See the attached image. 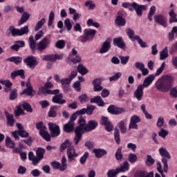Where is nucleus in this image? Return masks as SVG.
<instances>
[{
	"label": "nucleus",
	"instance_id": "obj_7",
	"mask_svg": "<svg viewBox=\"0 0 177 177\" xmlns=\"http://www.w3.org/2000/svg\"><path fill=\"white\" fill-rule=\"evenodd\" d=\"M132 8L136 10L137 16L142 17L143 10H147V5H139L136 2H133Z\"/></svg>",
	"mask_w": 177,
	"mask_h": 177
},
{
	"label": "nucleus",
	"instance_id": "obj_30",
	"mask_svg": "<svg viewBox=\"0 0 177 177\" xmlns=\"http://www.w3.org/2000/svg\"><path fill=\"white\" fill-rule=\"evenodd\" d=\"M21 76V78H26V75H24V70L21 69V70H17L11 73V78H16L17 76Z\"/></svg>",
	"mask_w": 177,
	"mask_h": 177
},
{
	"label": "nucleus",
	"instance_id": "obj_47",
	"mask_svg": "<svg viewBox=\"0 0 177 177\" xmlns=\"http://www.w3.org/2000/svg\"><path fill=\"white\" fill-rule=\"evenodd\" d=\"M156 162V160L151 157V155H147V159L145 160V164L148 167H151Z\"/></svg>",
	"mask_w": 177,
	"mask_h": 177
},
{
	"label": "nucleus",
	"instance_id": "obj_3",
	"mask_svg": "<svg viewBox=\"0 0 177 177\" xmlns=\"http://www.w3.org/2000/svg\"><path fill=\"white\" fill-rule=\"evenodd\" d=\"M50 35H47L37 44V50L44 52L50 45Z\"/></svg>",
	"mask_w": 177,
	"mask_h": 177
},
{
	"label": "nucleus",
	"instance_id": "obj_53",
	"mask_svg": "<svg viewBox=\"0 0 177 177\" xmlns=\"http://www.w3.org/2000/svg\"><path fill=\"white\" fill-rule=\"evenodd\" d=\"M156 6H152L150 8L149 14H148V19L149 21H151V20H153V15H154L156 13Z\"/></svg>",
	"mask_w": 177,
	"mask_h": 177
},
{
	"label": "nucleus",
	"instance_id": "obj_8",
	"mask_svg": "<svg viewBox=\"0 0 177 177\" xmlns=\"http://www.w3.org/2000/svg\"><path fill=\"white\" fill-rule=\"evenodd\" d=\"M66 154L68 156V161L69 162H71V161H75V158H77V157H78L79 156L74 146H72L71 147L67 149Z\"/></svg>",
	"mask_w": 177,
	"mask_h": 177
},
{
	"label": "nucleus",
	"instance_id": "obj_5",
	"mask_svg": "<svg viewBox=\"0 0 177 177\" xmlns=\"http://www.w3.org/2000/svg\"><path fill=\"white\" fill-rule=\"evenodd\" d=\"M24 62L29 68H35L38 66L37 58L32 55H30L24 59Z\"/></svg>",
	"mask_w": 177,
	"mask_h": 177
},
{
	"label": "nucleus",
	"instance_id": "obj_34",
	"mask_svg": "<svg viewBox=\"0 0 177 177\" xmlns=\"http://www.w3.org/2000/svg\"><path fill=\"white\" fill-rule=\"evenodd\" d=\"M126 33L128 35L129 39L131 41H136V35L135 36V31L131 28L126 29Z\"/></svg>",
	"mask_w": 177,
	"mask_h": 177
},
{
	"label": "nucleus",
	"instance_id": "obj_40",
	"mask_svg": "<svg viewBox=\"0 0 177 177\" xmlns=\"http://www.w3.org/2000/svg\"><path fill=\"white\" fill-rule=\"evenodd\" d=\"M6 117L7 118V125L8 127H13V124H15V119L13 118V115L6 113Z\"/></svg>",
	"mask_w": 177,
	"mask_h": 177
},
{
	"label": "nucleus",
	"instance_id": "obj_46",
	"mask_svg": "<svg viewBox=\"0 0 177 177\" xmlns=\"http://www.w3.org/2000/svg\"><path fill=\"white\" fill-rule=\"evenodd\" d=\"M84 6L87 8L88 10H93L96 8V4L92 1H86L84 3Z\"/></svg>",
	"mask_w": 177,
	"mask_h": 177
},
{
	"label": "nucleus",
	"instance_id": "obj_43",
	"mask_svg": "<svg viewBox=\"0 0 177 177\" xmlns=\"http://www.w3.org/2000/svg\"><path fill=\"white\" fill-rule=\"evenodd\" d=\"M168 56V48L165 47L160 52V60H165Z\"/></svg>",
	"mask_w": 177,
	"mask_h": 177
},
{
	"label": "nucleus",
	"instance_id": "obj_58",
	"mask_svg": "<svg viewBox=\"0 0 177 177\" xmlns=\"http://www.w3.org/2000/svg\"><path fill=\"white\" fill-rule=\"evenodd\" d=\"M15 142L12 141V139L10 137H6V145L7 147H10V149H13L15 147Z\"/></svg>",
	"mask_w": 177,
	"mask_h": 177
},
{
	"label": "nucleus",
	"instance_id": "obj_51",
	"mask_svg": "<svg viewBox=\"0 0 177 177\" xmlns=\"http://www.w3.org/2000/svg\"><path fill=\"white\" fill-rule=\"evenodd\" d=\"M128 160L131 164H133L138 161V156L135 153H129L128 156Z\"/></svg>",
	"mask_w": 177,
	"mask_h": 177
},
{
	"label": "nucleus",
	"instance_id": "obj_52",
	"mask_svg": "<svg viewBox=\"0 0 177 177\" xmlns=\"http://www.w3.org/2000/svg\"><path fill=\"white\" fill-rule=\"evenodd\" d=\"M45 154V149L44 148H37L36 151V155L37 157H39L41 160L44 159V155Z\"/></svg>",
	"mask_w": 177,
	"mask_h": 177
},
{
	"label": "nucleus",
	"instance_id": "obj_22",
	"mask_svg": "<svg viewBox=\"0 0 177 177\" xmlns=\"http://www.w3.org/2000/svg\"><path fill=\"white\" fill-rule=\"evenodd\" d=\"M93 153H94L96 158H102V157L107 154V151H106V149H104L98 148V149H94L93 150Z\"/></svg>",
	"mask_w": 177,
	"mask_h": 177
},
{
	"label": "nucleus",
	"instance_id": "obj_17",
	"mask_svg": "<svg viewBox=\"0 0 177 177\" xmlns=\"http://www.w3.org/2000/svg\"><path fill=\"white\" fill-rule=\"evenodd\" d=\"M26 87L27 88L24 89L21 93V95H25V93H26L28 96H30L31 97H32V96L35 95V91L32 89V86H31V83L30 82H28L26 83Z\"/></svg>",
	"mask_w": 177,
	"mask_h": 177
},
{
	"label": "nucleus",
	"instance_id": "obj_57",
	"mask_svg": "<svg viewBox=\"0 0 177 177\" xmlns=\"http://www.w3.org/2000/svg\"><path fill=\"white\" fill-rule=\"evenodd\" d=\"M122 75V73H121V72H118L115 75L109 77V81L111 82L113 81H118V80L121 78Z\"/></svg>",
	"mask_w": 177,
	"mask_h": 177
},
{
	"label": "nucleus",
	"instance_id": "obj_62",
	"mask_svg": "<svg viewBox=\"0 0 177 177\" xmlns=\"http://www.w3.org/2000/svg\"><path fill=\"white\" fill-rule=\"evenodd\" d=\"M43 60L46 62H55V55H46L43 57Z\"/></svg>",
	"mask_w": 177,
	"mask_h": 177
},
{
	"label": "nucleus",
	"instance_id": "obj_9",
	"mask_svg": "<svg viewBox=\"0 0 177 177\" xmlns=\"http://www.w3.org/2000/svg\"><path fill=\"white\" fill-rule=\"evenodd\" d=\"M69 59L72 63L77 64V63H80L81 56L78 55V51L75 48H72V51L69 55Z\"/></svg>",
	"mask_w": 177,
	"mask_h": 177
},
{
	"label": "nucleus",
	"instance_id": "obj_24",
	"mask_svg": "<svg viewBox=\"0 0 177 177\" xmlns=\"http://www.w3.org/2000/svg\"><path fill=\"white\" fill-rule=\"evenodd\" d=\"M48 88H53V84L50 82H47L44 84V86L39 88V92L44 93V95H46L50 91Z\"/></svg>",
	"mask_w": 177,
	"mask_h": 177
},
{
	"label": "nucleus",
	"instance_id": "obj_15",
	"mask_svg": "<svg viewBox=\"0 0 177 177\" xmlns=\"http://www.w3.org/2000/svg\"><path fill=\"white\" fill-rule=\"evenodd\" d=\"M98 123L96 120H89L86 125L85 132H92L97 128Z\"/></svg>",
	"mask_w": 177,
	"mask_h": 177
},
{
	"label": "nucleus",
	"instance_id": "obj_60",
	"mask_svg": "<svg viewBox=\"0 0 177 177\" xmlns=\"http://www.w3.org/2000/svg\"><path fill=\"white\" fill-rule=\"evenodd\" d=\"M136 41L138 42L141 48H147V44H146V42L143 41V40L142 39V38H140V37L136 35Z\"/></svg>",
	"mask_w": 177,
	"mask_h": 177
},
{
	"label": "nucleus",
	"instance_id": "obj_14",
	"mask_svg": "<svg viewBox=\"0 0 177 177\" xmlns=\"http://www.w3.org/2000/svg\"><path fill=\"white\" fill-rule=\"evenodd\" d=\"M95 109H96V107L93 105H87L86 109L83 108L82 109L77 111V113L81 115L87 114L88 115H91V114L93 113Z\"/></svg>",
	"mask_w": 177,
	"mask_h": 177
},
{
	"label": "nucleus",
	"instance_id": "obj_33",
	"mask_svg": "<svg viewBox=\"0 0 177 177\" xmlns=\"http://www.w3.org/2000/svg\"><path fill=\"white\" fill-rule=\"evenodd\" d=\"M159 153L162 157H165V158H171V155H169V152L165 147H160L159 149Z\"/></svg>",
	"mask_w": 177,
	"mask_h": 177
},
{
	"label": "nucleus",
	"instance_id": "obj_20",
	"mask_svg": "<svg viewBox=\"0 0 177 177\" xmlns=\"http://www.w3.org/2000/svg\"><path fill=\"white\" fill-rule=\"evenodd\" d=\"M154 20L156 23L160 24L162 27H167V19L162 15H158L154 16Z\"/></svg>",
	"mask_w": 177,
	"mask_h": 177
},
{
	"label": "nucleus",
	"instance_id": "obj_63",
	"mask_svg": "<svg viewBox=\"0 0 177 177\" xmlns=\"http://www.w3.org/2000/svg\"><path fill=\"white\" fill-rule=\"evenodd\" d=\"M36 128L41 132V131H45L46 129V127L44 124V122H39L36 124Z\"/></svg>",
	"mask_w": 177,
	"mask_h": 177
},
{
	"label": "nucleus",
	"instance_id": "obj_44",
	"mask_svg": "<svg viewBox=\"0 0 177 177\" xmlns=\"http://www.w3.org/2000/svg\"><path fill=\"white\" fill-rule=\"evenodd\" d=\"M140 109L142 110V113L145 114V118L147 120H151L153 118V115L149 113V112H147V111L146 110V105L142 104L140 106Z\"/></svg>",
	"mask_w": 177,
	"mask_h": 177
},
{
	"label": "nucleus",
	"instance_id": "obj_19",
	"mask_svg": "<svg viewBox=\"0 0 177 177\" xmlns=\"http://www.w3.org/2000/svg\"><path fill=\"white\" fill-rule=\"evenodd\" d=\"M113 45L118 46V48H120V49H127L125 42L121 37L113 39Z\"/></svg>",
	"mask_w": 177,
	"mask_h": 177
},
{
	"label": "nucleus",
	"instance_id": "obj_4",
	"mask_svg": "<svg viewBox=\"0 0 177 177\" xmlns=\"http://www.w3.org/2000/svg\"><path fill=\"white\" fill-rule=\"evenodd\" d=\"M53 168L59 169L60 171H66L67 169V159L66 156H63L61 160V164L59 162L53 161L51 162Z\"/></svg>",
	"mask_w": 177,
	"mask_h": 177
},
{
	"label": "nucleus",
	"instance_id": "obj_2",
	"mask_svg": "<svg viewBox=\"0 0 177 177\" xmlns=\"http://www.w3.org/2000/svg\"><path fill=\"white\" fill-rule=\"evenodd\" d=\"M12 35V37H21V35H27L30 32V29H28V26H26L21 29L15 28V26H10L8 28Z\"/></svg>",
	"mask_w": 177,
	"mask_h": 177
},
{
	"label": "nucleus",
	"instance_id": "obj_41",
	"mask_svg": "<svg viewBox=\"0 0 177 177\" xmlns=\"http://www.w3.org/2000/svg\"><path fill=\"white\" fill-rule=\"evenodd\" d=\"M29 45L32 52H35V46H37V41L34 39V37L30 36L29 37Z\"/></svg>",
	"mask_w": 177,
	"mask_h": 177
},
{
	"label": "nucleus",
	"instance_id": "obj_21",
	"mask_svg": "<svg viewBox=\"0 0 177 177\" xmlns=\"http://www.w3.org/2000/svg\"><path fill=\"white\" fill-rule=\"evenodd\" d=\"M111 40L107 39L102 44V48L100 49V53H107L111 48Z\"/></svg>",
	"mask_w": 177,
	"mask_h": 177
},
{
	"label": "nucleus",
	"instance_id": "obj_11",
	"mask_svg": "<svg viewBox=\"0 0 177 177\" xmlns=\"http://www.w3.org/2000/svg\"><path fill=\"white\" fill-rule=\"evenodd\" d=\"M100 124L105 126V130L108 132H111L114 129V126H113V124H111V122L109 120L107 117H102Z\"/></svg>",
	"mask_w": 177,
	"mask_h": 177
},
{
	"label": "nucleus",
	"instance_id": "obj_35",
	"mask_svg": "<svg viewBox=\"0 0 177 177\" xmlns=\"http://www.w3.org/2000/svg\"><path fill=\"white\" fill-rule=\"evenodd\" d=\"M39 135L41 136V138H43V139L46 140V142H50V134H49L48 131L41 130L39 131Z\"/></svg>",
	"mask_w": 177,
	"mask_h": 177
},
{
	"label": "nucleus",
	"instance_id": "obj_64",
	"mask_svg": "<svg viewBox=\"0 0 177 177\" xmlns=\"http://www.w3.org/2000/svg\"><path fill=\"white\" fill-rule=\"evenodd\" d=\"M24 111H23V109H21V105L18 106L16 107L15 110V114L17 117H19V115H21Z\"/></svg>",
	"mask_w": 177,
	"mask_h": 177
},
{
	"label": "nucleus",
	"instance_id": "obj_56",
	"mask_svg": "<svg viewBox=\"0 0 177 177\" xmlns=\"http://www.w3.org/2000/svg\"><path fill=\"white\" fill-rule=\"evenodd\" d=\"M66 46V41L63 39L58 40L55 44V47L58 49H64Z\"/></svg>",
	"mask_w": 177,
	"mask_h": 177
},
{
	"label": "nucleus",
	"instance_id": "obj_26",
	"mask_svg": "<svg viewBox=\"0 0 177 177\" xmlns=\"http://www.w3.org/2000/svg\"><path fill=\"white\" fill-rule=\"evenodd\" d=\"M128 123V120L124 119L121 120L118 124V127L120 129L121 133H127V126H125Z\"/></svg>",
	"mask_w": 177,
	"mask_h": 177
},
{
	"label": "nucleus",
	"instance_id": "obj_28",
	"mask_svg": "<svg viewBox=\"0 0 177 177\" xmlns=\"http://www.w3.org/2000/svg\"><path fill=\"white\" fill-rule=\"evenodd\" d=\"M84 35H86L90 39H93L95 35H96V30L95 29H84Z\"/></svg>",
	"mask_w": 177,
	"mask_h": 177
},
{
	"label": "nucleus",
	"instance_id": "obj_16",
	"mask_svg": "<svg viewBox=\"0 0 177 177\" xmlns=\"http://www.w3.org/2000/svg\"><path fill=\"white\" fill-rule=\"evenodd\" d=\"M78 126L76 127V131H80L82 132H85V128H86V120L81 116L78 119Z\"/></svg>",
	"mask_w": 177,
	"mask_h": 177
},
{
	"label": "nucleus",
	"instance_id": "obj_18",
	"mask_svg": "<svg viewBox=\"0 0 177 177\" xmlns=\"http://www.w3.org/2000/svg\"><path fill=\"white\" fill-rule=\"evenodd\" d=\"M154 80H156V75H154V74L149 75L148 77H145L142 84L140 85L143 88H149V86L151 84H153V81H154Z\"/></svg>",
	"mask_w": 177,
	"mask_h": 177
},
{
	"label": "nucleus",
	"instance_id": "obj_45",
	"mask_svg": "<svg viewBox=\"0 0 177 177\" xmlns=\"http://www.w3.org/2000/svg\"><path fill=\"white\" fill-rule=\"evenodd\" d=\"M28 19H30V14H28V12H24L22 15L21 18L19 22V26H21V24H24V23H26V21H27Z\"/></svg>",
	"mask_w": 177,
	"mask_h": 177
},
{
	"label": "nucleus",
	"instance_id": "obj_49",
	"mask_svg": "<svg viewBox=\"0 0 177 177\" xmlns=\"http://www.w3.org/2000/svg\"><path fill=\"white\" fill-rule=\"evenodd\" d=\"M114 138L118 145H120L121 139L120 138V130L115 127L114 129Z\"/></svg>",
	"mask_w": 177,
	"mask_h": 177
},
{
	"label": "nucleus",
	"instance_id": "obj_32",
	"mask_svg": "<svg viewBox=\"0 0 177 177\" xmlns=\"http://www.w3.org/2000/svg\"><path fill=\"white\" fill-rule=\"evenodd\" d=\"M64 131L65 132H73L74 131V122H68L64 124Z\"/></svg>",
	"mask_w": 177,
	"mask_h": 177
},
{
	"label": "nucleus",
	"instance_id": "obj_12",
	"mask_svg": "<svg viewBox=\"0 0 177 177\" xmlns=\"http://www.w3.org/2000/svg\"><path fill=\"white\" fill-rule=\"evenodd\" d=\"M144 89H145V87H143V86H140V84H139L137 88L136 89V91H134L133 97L136 99H137V100L138 102H140V100H142V99H143Z\"/></svg>",
	"mask_w": 177,
	"mask_h": 177
},
{
	"label": "nucleus",
	"instance_id": "obj_37",
	"mask_svg": "<svg viewBox=\"0 0 177 177\" xmlns=\"http://www.w3.org/2000/svg\"><path fill=\"white\" fill-rule=\"evenodd\" d=\"M122 147H119L115 153V157L118 161H121L124 156H122Z\"/></svg>",
	"mask_w": 177,
	"mask_h": 177
},
{
	"label": "nucleus",
	"instance_id": "obj_39",
	"mask_svg": "<svg viewBox=\"0 0 177 177\" xmlns=\"http://www.w3.org/2000/svg\"><path fill=\"white\" fill-rule=\"evenodd\" d=\"M115 24L117 26H120L122 27V26H125V24H127V21H125V19L124 18H122V17L118 16L115 19Z\"/></svg>",
	"mask_w": 177,
	"mask_h": 177
},
{
	"label": "nucleus",
	"instance_id": "obj_48",
	"mask_svg": "<svg viewBox=\"0 0 177 177\" xmlns=\"http://www.w3.org/2000/svg\"><path fill=\"white\" fill-rule=\"evenodd\" d=\"M87 26L88 27H95V28H99L100 27V24L97 22H95L93 19H88L87 20Z\"/></svg>",
	"mask_w": 177,
	"mask_h": 177
},
{
	"label": "nucleus",
	"instance_id": "obj_1",
	"mask_svg": "<svg viewBox=\"0 0 177 177\" xmlns=\"http://www.w3.org/2000/svg\"><path fill=\"white\" fill-rule=\"evenodd\" d=\"M175 82L174 77L169 75H164L160 77L156 82L155 86L158 91L160 92H169L170 96L176 99L177 97V86L173 87Z\"/></svg>",
	"mask_w": 177,
	"mask_h": 177
},
{
	"label": "nucleus",
	"instance_id": "obj_50",
	"mask_svg": "<svg viewBox=\"0 0 177 177\" xmlns=\"http://www.w3.org/2000/svg\"><path fill=\"white\" fill-rule=\"evenodd\" d=\"M48 117H51L52 118H55L56 115H57V111H56V106H51L50 108V111H48Z\"/></svg>",
	"mask_w": 177,
	"mask_h": 177
},
{
	"label": "nucleus",
	"instance_id": "obj_36",
	"mask_svg": "<svg viewBox=\"0 0 177 177\" xmlns=\"http://www.w3.org/2000/svg\"><path fill=\"white\" fill-rule=\"evenodd\" d=\"M73 145H71V142L68 140H66L60 146V150L61 151H63L66 150V149H70Z\"/></svg>",
	"mask_w": 177,
	"mask_h": 177
},
{
	"label": "nucleus",
	"instance_id": "obj_54",
	"mask_svg": "<svg viewBox=\"0 0 177 177\" xmlns=\"http://www.w3.org/2000/svg\"><path fill=\"white\" fill-rule=\"evenodd\" d=\"M164 68H165V62H162L161 66L156 70L155 73L156 77H158V75H161L162 74V71H164Z\"/></svg>",
	"mask_w": 177,
	"mask_h": 177
},
{
	"label": "nucleus",
	"instance_id": "obj_10",
	"mask_svg": "<svg viewBox=\"0 0 177 177\" xmlns=\"http://www.w3.org/2000/svg\"><path fill=\"white\" fill-rule=\"evenodd\" d=\"M48 128L51 132L52 138H56L60 135V127H59V125L55 123L49 122Z\"/></svg>",
	"mask_w": 177,
	"mask_h": 177
},
{
	"label": "nucleus",
	"instance_id": "obj_25",
	"mask_svg": "<svg viewBox=\"0 0 177 177\" xmlns=\"http://www.w3.org/2000/svg\"><path fill=\"white\" fill-rule=\"evenodd\" d=\"M85 133L84 131H81L80 130L75 129V145L77 146L80 143V140L82 139V135Z\"/></svg>",
	"mask_w": 177,
	"mask_h": 177
},
{
	"label": "nucleus",
	"instance_id": "obj_31",
	"mask_svg": "<svg viewBox=\"0 0 177 177\" xmlns=\"http://www.w3.org/2000/svg\"><path fill=\"white\" fill-rule=\"evenodd\" d=\"M77 70L78 73H80V74H81V75H86V74H88V73L89 72L88 68H86L85 66H84V65H82V64H80L77 66Z\"/></svg>",
	"mask_w": 177,
	"mask_h": 177
},
{
	"label": "nucleus",
	"instance_id": "obj_27",
	"mask_svg": "<svg viewBox=\"0 0 177 177\" xmlns=\"http://www.w3.org/2000/svg\"><path fill=\"white\" fill-rule=\"evenodd\" d=\"M91 103H97V104L100 107H103L106 104L104 102H103V100L102 99V97L100 96H96L93 98H91L90 100Z\"/></svg>",
	"mask_w": 177,
	"mask_h": 177
},
{
	"label": "nucleus",
	"instance_id": "obj_59",
	"mask_svg": "<svg viewBox=\"0 0 177 177\" xmlns=\"http://www.w3.org/2000/svg\"><path fill=\"white\" fill-rule=\"evenodd\" d=\"M168 130H165L163 128H161L160 131L158 132L159 136H160V138H162L163 139H165V138L168 136Z\"/></svg>",
	"mask_w": 177,
	"mask_h": 177
},
{
	"label": "nucleus",
	"instance_id": "obj_29",
	"mask_svg": "<svg viewBox=\"0 0 177 177\" xmlns=\"http://www.w3.org/2000/svg\"><path fill=\"white\" fill-rule=\"evenodd\" d=\"M118 171L120 172H128L129 171V162L128 161H124L120 167H118Z\"/></svg>",
	"mask_w": 177,
	"mask_h": 177
},
{
	"label": "nucleus",
	"instance_id": "obj_38",
	"mask_svg": "<svg viewBox=\"0 0 177 177\" xmlns=\"http://www.w3.org/2000/svg\"><path fill=\"white\" fill-rule=\"evenodd\" d=\"M23 59L21 57H11L7 59L8 62L15 63V64H20Z\"/></svg>",
	"mask_w": 177,
	"mask_h": 177
},
{
	"label": "nucleus",
	"instance_id": "obj_23",
	"mask_svg": "<svg viewBox=\"0 0 177 177\" xmlns=\"http://www.w3.org/2000/svg\"><path fill=\"white\" fill-rule=\"evenodd\" d=\"M52 100L53 102L55 103L56 104H64L67 102L66 100H63V94L62 93L54 96Z\"/></svg>",
	"mask_w": 177,
	"mask_h": 177
},
{
	"label": "nucleus",
	"instance_id": "obj_42",
	"mask_svg": "<svg viewBox=\"0 0 177 177\" xmlns=\"http://www.w3.org/2000/svg\"><path fill=\"white\" fill-rule=\"evenodd\" d=\"M46 23V19L45 18H42L40 21H39L35 27V31H39L41 28H42V26H44Z\"/></svg>",
	"mask_w": 177,
	"mask_h": 177
},
{
	"label": "nucleus",
	"instance_id": "obj_13",
	"mask_svg": "<svg viewBox=\"0 0 177 177\" xmlns=\"http://www.w3.org/2000/svg\"><path fill=\"white\" fill-rule=\"evenodd\" d=\"M108 111L111 114L118 115V114H121L122 113H125V109L122 108H118L114 105H110L108 108Z\"/></svg>",
	"mask_w": 177,
	"mask_h": 177
},
{
	"label": "nucleus",
	"instance_id": "obj_61",
	"mask_svg": "<svg viewBox=\"0 0 177 177\" xmlns=\"http://www.w3.org/2000/svg\"><path fill=\"white\" fill-rule=\"evenodd\" d=\"M22 107L24 110H26V111H28V113H32V108L31 107V105L27 102H24L22 104Z\"/></svg>",
	"mask_w": 177,
	"mask_h": 177
},
{
	"label": "nucleus",
	"instance_id": "obj_6",
	"mask_svg": "<svg viewBox=\"0 0 177 177\" xmlns=\"http://www.w3.org/2000/svg\"><path fill=\"white\" fill-rule=\"evenodd\" d=\"M142 121L140 117L137 115H134L130 118V123L129 124V129H138V124Z\"/></svg>",
	"mask_w": 177,
	"mask_h": 177
},
{
	"label": "nucleus",
	"instance_id": "obj_55",
	"mask_svg": "<svg viewBox=\"0 0 177 177\" xmlns=\"http://www.w3.org/2000/svg\"><path fill=\"white\" fill-rule=\"evenodd\" d=\"M118 174H120V171H118V169L116 168L115 170L114 169H110L108 172H107V176L108 177H116L117 175H118Z\"/></svg>",
	"mask_w": 177,
	"mask_h": 177
}]
</instances>
